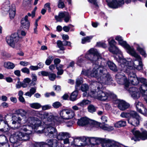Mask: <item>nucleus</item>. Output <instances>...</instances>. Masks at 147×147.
<instances>
[{
  "mask_svg": "<svg viewBox=\"0 0 147 147\" xmlns=\"http://www.w3.org/2000/svg\"><path fill=\"white\" fill-rule=\"evenodd\" d=\"M22 119L17 114L14 115L12 117V124L13 126L11 127L13 129H19L21 131L26 132L25 133L21 131H17L13 134V136H11L10 138V141L15 143L19 140H26L29 138V135L32 132V129H37L41 123V121L37 118L30 117L25 121L26 124L22 125Z\"/></svg>",
  "mask_w": 147,
  "mask_h": 147,
  "instance_id": "1",
  "label": "nucleus"
},
{
  "mask_svg": "<svg viewBox=\"0 0 147 147\" xmlns=\"http://www.w3.org/2000/svg\"><path fill=\"white\" fill-rule=\"evenodd\" d=\"M85 57L93 64V67L92 70L82 71V74L89 78L95 77L100 82L108 83L111 80V76L107 73L102 63L101 65H98V61L102 59L101 54L96 49L91 48L88 51Z\"/></svg>",
  "mask_w": 147,
  "mask_h": 147,
  "instance_id": "2",
  "label": "nucleus"
},
{
  "mask_svg": "<svg viewBox=\"0 0 147 147\" xmlns=\"http://www.w3.org/2000/svg\"><path fill=\"white\" fill-rule=\"evenodd\" d=\"M141 63H138L135 66L134 65L133 63L135 60H137V59L136 58L131 61H129L125 59H123V62H122L123 63L121 65L123 67L122 71L127 74L129 78V81L133 85H137L139 84V78L135 74L131 72V70L136 69L140 70L142 69L143 65L141 57Z\"/></svg>",
  "mask_w": 147,
  "mask_h": 147,
  "instance_id": "3",
  "label": "nucleus"
},
{
  "mask_svg": "<svg viewBox=\"0 0 147 147\" xmlns=\"http://www.w3.org/2000/svg\"><path fill=\"white\" fill-rule=\"evenodd\" d=\"M97 80L99 84L98 86L97 87L98 90L96 92L94 90H92L88 93V95L98 100L102 101H105L107 100H109L111 98L115 99L116 96L114 94L110 92H104L100 90L103 87L102 84H109L112 80L111 78V80L107 84H105L100 82L98 79Z\"/></svg>",
  "mask_w": 147,
  "mask_h": 147,
  "instance_id": "4",
  "label": "nucleus"
},
{
  "mask_svg": "<svg viewBox=\"0 0 147 147\" xmlns=\"http://www.w3.org/2000/svg\"><path fill=\"white\" fill-rule=\"evenodd\" d=\"M115 39L118 42L120 45L127 49L128 53L137 59V60H135L133 63L134 65H136L138 63H141L140 56L136 53L133 48L130 47L125 41L123 40L121 36H116Z\"/></svg>",
  "mask_w": 147,
  "mask_h": 147,
  "instance_id": "5",
  "label": "nucleus"
},
{
  "mask_svg": "<svg viewBox=\"0 0 147 147\" xmlns=\"http://www.w3.org/2000/svg\"><path fill=\"white\" fill-rule=\"evenodd\" d=\"M108 41L110 46L109 48V51L114 54H119L118 57L121 63L123 62V58L121 52L115 46L116 42L113 37L110 38L108 39Z\"/></svg>",
  "mask_w": 147,
  "mask_h": 147,
  "instance_id": "6",
  "label": "nucleus"
},
{
  "mask_svg": "<svg viewBox=\"0 0 147 147\" xmlns=\"http://www.w3.org/2000/svg\"><path fill=\"white\" fill-rule=\"evenodd\" d=\"M19 38L17 34L14 33L6 37V41L8 45L13 48L20 46L19 42Z\"/></svg>",
  "mask_w": 147,
  "mask_h": 147,
  "instance_id": "7",
  "label": "nucleus"
},
{
  "mask_svg": "<svg viewBox=\"0 0 147 147\" xmlns=\"http://www.w3.org/2000/svg\"><path fill=\"white\" fill-rule=\"evenodd\" d=\"M141 118L135 111H133L130 112V117L128 120V123L134 126L139 125Z\"/></svg>",
  "mask_w": 147,
  "mask_h": 147,
  "instance_id": "8",
  "label": "nucleus"
},
{
  "mask_svg": "<svg viewBox=\"0 0 147 147\" xmlns=\"http://www.w3.org/2000/svg\"><path fill=\"white\" fill-rule=\"evenodd\" d=\"M51 123H48L46 125L43 129V132L45 136L49 138L55 137L57 134L56 129L52 127Z\"/></svg>",
  "mask_w": 147,
  "mask_h": 147,
  "instance_id": "9",
  "label": "nucleus"
},
{
  "mask_svg": "<svg viewBox=\"0 0 147 147\" xmlns=\"http://www.w3.org/2000/svg\"><path fill=\"white\" fill-rule=\"evenodd\" d=\"M58 142L55 139H48L46 143L40 142L36 144L35 147H57Z\"/></svg>",
  "mask_w": 147,
  "mask_h": 147,
  "instance_id": "10",
  "label": "nucleus"
},
{
  "mask_svg": "<svg viewBox=\"0 0 147 147\" xmlns=\"http://www.w3.org/2000/svg\"><path fill=\"white\" fill-rule=\"evenodd\" d=\"M60 118L63 120H68L73 118L75 115L74 111L71 110L63 109L60 112Z\"/></svg>",
  "mask_w": 147,
  "mask_h": 147,
  "instance_id": "11",
  "label": "nucleus"
},
{
  "mask_svg": "<svg viewBox=\"0 0 147 147\" xmlns=\"http://www.w3.org/2000/svg\"><path fill=\"white\" fill-rule=\"evenodd\" d=\"M128 91L130 93L131 96L134 99H138L139 98L141 94H142L144 97H146L147 95V92L143 94L140 91V88L139 90L135 87H132L130 88L128 90Z\"/></svg>",
  "mask_w": 147,
  "mask_h": 147,
  "instance_id": "12",
  "label": "nucleus"
},
{
  "mask_svg": "<svg viewBox=\"0 0 147 147\" xmlns=\"http://www.w3.org/2000/svg\"><path fill=\"white\" fill-rule=\"evenodd\" d=\"M77 123L79 126H84L88 124L94 125L96 123V122L90 120L86 117H83L78 119Z\"/></svg>",
  "mask_w": 147,
  "mask_h": 147,
  "instance_id": "13",
  "label": "nucleus"
},
{
  "mask_svg": "<svg viewBox=\"0 0 147 147\" xmlns=\"http://www.w3.org/2000/svg\"><path fill=\"white\" fill-rule=\"evenodd\" d=\"M108 5L113 8H117L121 7L124 3L123 0H106Z\"/></svg>",
  "mask_w": 147,
  "mask_h": 147,
  "instance_id": "14",
  "label": "nucleus"
},
{
  "mask_svg": "<svg viewBox=\"0 0 147 147\" xmlns=\"http://www.w3.org/2000/svg\"><path fill=\"white\" fill-rule=\"evenodd\" d=\"M64 18V20L66 22H67L70 18V16L69 13L66 12H59L58 16H55V18L57 21L61 22L62 18Z\"/></svg>",
  "mask_w": 147,
  "mask_h": 147,
  "instance_id": "15",
  "label": "nucleus"
},
{
  "mask_svg": "<svg viewBox=\"0 0 147 147\" xmlns=\"http://www.w3.org/2000/svg\"><path fill=\"white\" fill-rule=\"evenodd\" d=\"M116 78L119 80H117L118 83L122 84L124 83L126 87L128 86L129 84L128 80L125 78V74L121 73H118L116 75Z\"/></svg>",
  "mask_w": 147,
  "mask_h": 147,
  "instance_id": "16",
  "label": "nucleus"
},
{
  "mask_svg": "<svg viewBox=\"0 0 147 147\" xmlns=\"http://www.w3.org/2000/svg\"><path fill=\"white\" fill-rule=\"evenodd\" d=\"M132 132L137 139L140 138L143 140L147 139V132L146 131H144L141 133L138 131L133 129Z\"/></svg>",
  "mask_w": 147,
  "mask_h": 147,
  "instance_id": "17",
  "label": "nucleus"
},
{
  "mask_svg": "<svg viewBox=\"0 0 147 147\" xmlns=\"http://www.w3.org/2000/svg\"><path fill=\"white\" fill-rule=\"evenodd\" d=\"M139 82L143 84L140 87V92L143 94L147 92V80L146 79L141 77L139 78Z\"/></svg>",
  "mask_w": 147,
  "mask_h": 147,
  "instance_id": "18",
  "label": "nucleus"
},
{
  "mask_svg": "<svg viewBox=\"0 0 147 147\" xmlns=\"http://www.w3.org/2000/svg\"><path fill=\"white\" fill-rule=\"evenodd\" d=\"M115 103L118 104V108L122 111L127 109L129 107V105L124 100L116 99Z\"/></svg>",
  "mask_w": 147,
  "mask_h": 147,
  "instance_id": "19",
  "label": "nucleus"
},
{
  "mask_svg": "<svg viewBox=\"0 0 147 147\" xmlns=\"http://www.w3.org/2000/svg\"><path fill=\"white\" fill-rule=\"evenodd\" d=\"M21 27L23 30H28L30 26V22L28 19V16H26L22 18L21 21Z\"/></svg>",
  "mask_w": 147,
  "mask_h": 147,
  "instance_id": "20",
  "label": "nucleus"
},
{
  "mask_svg": "<svg viewBox=\"0 0 147 147\" xmlns=\"http://www.w3.org/2000/svg\"><path fill=\"white\" fill-rule=\"evenodd\" d=\"M54 62L55 64L56 65V68L58 70L57 74L58 75H62L63 72V70L62 69V68L63 67V65H59L57 66V64H59L61 62V60L58 58H56L54 59Z\"/></svg>",
  "mask_w": 147,
  "mask_h": 147,
  "instance_id": "21",
  "label": "nucleus"
},
{
  "mask_svg": "<svg viewBox=\"0 0 147 147\" xmlns=\"http://www.w3.org/2000/svg\"><path fill=\"white\" fill-rule=\"evenodd\" d=\"M101 138H96L95 137H84V140H85V144L90 143L92 144H94L97 140H99L100 141L101 143L102 144L101 140L99 139Z\"/></svg>",
  "mask_w": 147,
  "mask_h": 147,
  "instance_id": "22",
  "label": "nucleus"
},
{
  "mask_svg": "<svg viewBox=\"0 0 147 147\" xmlns=\"http://www.w3.org/2000/svg\"><path fill=\"white\" fill-rule=\"evenodd\" d=\"M84 137L82 138H76L74 140V145L77 146H83L85 143V140H84Z\"/></svg>",
  "mask_w": 147,
  "mask_h": 147,
  "instance_id": "23",
  "label": "nucleus"
},
{
  "mask_svg": "<svg viewBox=\"0 0 147 147\" xmlns=\"http://www.w3.org/2000/svg\"><path fill=\"white\" fill-rule=\"evenodd\" d=\"M8 11L9 12V17L11 19H13L15 15L16 9L14 5H13L11 6L10 9H9Z\"/></svg>",
  "mask_w": 147,
  "mask_h": 147,
  "instance_id": "24",
  "label": "nucleus"
},
{
  "mask_svg": "<svg viewBox=\"0 0 147 147\" xmlns=\"http://www.w3.org/2000/svg\"><path fill=\"white\" fill-rule=\"evenodd\" d=\"M10 6V3L8 0L3 4L2 9L4 11L6 14L8 12L9 9H10L11 6Z\"/></svg>",
  "mask_w": 147,
  "mask_h": 147,
  "instance_id": "25",
  "label": "nucleus"
},
{
  "mask_svg": "<svg viewBox=\"0 0 147 147\" xmlns=\"http://www.w3.org/2000/svg\"><path fill=\"white\" fill-rule=\"evenodd\" d=\"M100 127L102 129L110 131L113 130V127L109 126L107 124L104 123H102L100 125Z\"/></svg>",
  "mask_w": 147,
  "mask_h": 147,
  "instance_id": "26",
  "label": "nucleus"
},
{
  "mask_svg": "<svg viewBox=\"0 0 147 147\" xmlns=\"http://www.w3.org/2000/svg\"><path fill=\"white\" fill-rule=\"evenodd\" d=\"M69 136V134L67 132H60L58 135L57 138L59 140H62L65 137Z\"/></svg>",
  "mask_w": 147,
  "mask_h": 147,
  "instance_id": "27",
  "label": "nucleus"
},
{
  "mask_svg": "<svg viewBox=\"0 0 147 147\" xmlns=\"http://www.w3.org/2000/svg\"><path fill=\"white\" fill-rule=\"evenodd\" d=\"M126 122L125 121L121 120L116 123L114 124V126L116 127H120L125 126Z\"/></svg>",
  "mask_w": 147,
  "mask_h": 147,
  "instance_id": "28",
  "label": "nucleus"
},
{
  "mask_svg": "<svg viewBox=\"0 0 147 147\" xmlns=\"http://www.w3.org/2000/svg\"><path fill=\"white\" fill-rule=\"evenodd\" d=\"M4 67L8 69H13L15 67L14 64L10 62H5L3 65Z\"/></svg>",
  "mask_w": 147,
  "mask_h": 147,
  "instance_id": "29",
  "label": "nucleus"
},
{
  "mask_svg": "<svg viewBox=\"0 0 147 147\" xmlns=\"http://www.w3.org/2000/svg\"><path fill=\"white\" fill-rule=\"evenodd\" d=\"M91 101L88 100L84 99L81 102L78 103L77 105L78 106L83 107L84 105L90 104Z\"/></svg>",
  "mask_w": 147,
  "mask_h": 147,
  "instance_id": "30",
  "label": "nucleus"
},
{
  "mask_svg": "<svg viewBox=\"0 0 147 147\" xmlns=\"http://www.w3.org/2000/svg\"><path fill=\"white\" fill-rule=\"evenodd\" d=\"M108 65L109 68L112 70L114 71H117V69L115 64L111 61H108L107 63Z\"/></svg>",
  "mask_w": 147,
  "mask_h": 147,
  "instance_id": "31",
  "label": "nucleus"
},
{
  "mask_svg": "<svg viewBox=\"0 0 147 147\" xmlns=\"http://www.w3.org/2000/svg\"><path fill=\"white\" fill-rule=\"evenodd\" d=\"M16 112L18 115H20L22 117H26L27 113L26 111L22 109H20L16 110Z\"/></svg>",
  "mask_w": 147,
  "mask_h": 147,
  "instance_id": "32",
  "label": "nucleus"
},
{
  "mask_svg": "<svg viewBox=\"0 0 147 147\" xmlns=\"http://www.w3.org/2000/svg\"><path fill=\"white\" fill-rule=\"evenodd\" d=\"M135 46L137 49V50L140 52V54L146 57V53L144 51L142 48H140L138 45L137 44L135 43Z\"/></svg>",
  "mask_w": 147,
  "mask_h": 147,
  "instance_id": "33",
  "label": "nucleus"
},
{
  "mask_svg": "<svg viewBox=\"0 0 147 147\" xmlns=\"http://www.w3.org/2000/svg\"><path fill=\"white\" fill-rule=\"evenodd\" d=\"M4 127L0 129L1 131L4 132L8 131L9 130L10 127L8 125L7 122L6 121L4 122Z\"/></svg>",
  "mask_w": 147,
  "mask_h": 147,
  "instance_id": "34",
  "label": "nucleus"
},
{
  "mask_svg": "<svg viewBox=\"0 0 147 147\" xmlns=\"http://www.w3.org/2000/svg\"><path fill=\"white\" fill-rule=\"evenodd\" d=\"M30 106L32 108L35 109H38L42 107L41 105L38 102L30 103Z\"/></svg>",
  "mask_w": 147,
  "mask_h": 147,
  "instance_id": "35",
  "label": "nucleus"
},
{
  "mask_svg": "<svg viewBox=\"0 0 147 147\" xmlns=\"http://www.w3.org/2000/svg\"><path fill=\"white\" fill-rule=\"evenodd\" d=\"M93 37L92 36H91L83 38L82 40V43L84 44L87 42H90V40Z\"/></svg>",
  "mask_w": 147,
  "mask_h": 147,
  "instance_id": "36",
  "label": "nucleus"
},
{
  "mask_svg": "<svg viewBox=\"0 0 147 147\" xmlns=\"http://www.w3.org/2000/svg\"><path fill=\"white\" fill-rule=\"evenodd\" d=\"M78 94V91L77 90H76L73 92L71 94L70 96V100L72 101H74L76 100V98Z\"/></svg>",
  "mask_w": 147,
  "mask_h": 147,
  "instance_id": "37",
  "label": "nucleus"
},
{
  "mask_svg": "<svg viewBox=\"0 0 147 147\" xmlns=\"http://www.w3.org/2000/svg\"><path fill=\"white\" fill-rule=\"evenodd\" d=\"M137 110L140 113L141 112V108L143 106L142 103L140 102L136 101L135 103Z\"/></svg>",
  "mask_w": 147,
  "mask_h": 147,
  "instance_id": "38",
  "label": "nucleus"
},
{
  "mask_svg": "<svg viewBox=\"0 0 147 147\" xmlns=\"http://www.w3.org/2000/svg\"><path fill=\"white\" fill-rule=\"evenodd\" d=\"M53 59L54 57L52 56H49L45 61V63L46 65H49L52 63Z\"/></svg>",
  "mask_w": 147,
  "mask_h": 147,
  "instance_id": "39",
  "label": "nucleus"
},
{
  "mask_svg": "<svg viewBox=\"0 0 147 147\" xmlns=\"http://www.w3.org/2000/svg\"><path fill=\"white\" fill-rule=\"evenodd\" d=\"M31 77L32 78V82L30 84L31 85L34 86L36 84L35 82L37 80V77L35 74H32Z\"/></svg>",
  "mask_w": 147,
  "mask_h": 147,
  "instance_id": "40",
  "label": "nucleus"
},
{
  "mask_svg": "<svg viewBox=\"0 0 147 147\" xmlns=\"http://www.w3.org/2000/svg\"><path fill=\"white\" fill-rule=\"evenodd\" d=\"M83 82L82 78H80L77 79L76 82V90L78 89V87Z\"/></svg>",
  "mask_w": 147,
  "mask_h": 147,
  "instance_id": "41",
  "label": "nucleus"
},
{
  "mask_svg": "<svg viewBox=\"0 0 147 147\" xmlns=\"http://www.w3.org/2000/svg\"><path fill=\"white\" fill-rule=\"evenodd\" d=\"M57 44L58 47L62 50H64L65 49L63 47V42L60 40H58L57 42Z\"/></svg>",
  "mask_w": 147,
  "mask_h": 147,
  "instance_id": "42",
  "label": "nucleus"
},
{
  "mask_svg": "<svg viewBox=\"0 0 147 147\" xmlns=\"http://www.w3.org/2000/svg\"><path fill=\"white\" fill-rule=\"evenodd\" d=\"M88 111L90 113H93L96 111V109L95 107L92 105H89L88 107Z\"/></svg>",
  "mask_w": 147,
  "mask_h": 147,
  "instance_id": "43",
  "label": "nucleus"
},
{
  "mask_svg": "<svg viewBox=\"0 0 147 147\" xmlns=\"http://www.w3.org/2000/svg\"><path fill=\"white\" fill-rule=\"evenodd\" d=\"M81 90L83 92H86L88 89V86L86 84H83L82 85L81 88Z\"/></svg>",
  "mask_w": 147,
  "mask_h": 147,
  "instance_id": "44",
  "label": "nucleus"
},
{
  "mask_svg": "<svg viewBox=\"0 0 147 147\" xmlns=\"http://www.w3.org/2000/svg\"><path fill=\"white\" fill-rule=\"evenodd\" d=\"M83 63L84 61L82 57H79L77 63V64L80 66H81L83 65Z\"/></svg>",
  "mask_w": 147,
  "mask_h": 147,
  "instance_id": "45",
  "label": "nucleus"
},
{
  "mask_svg": "<svg viewBox=\"0 0 147 147\" xmlns=\"http://www.w3.org/2000/svg\"><path fill=\"white\" fill-rule=\"evenodd\" d=\"M58 7L59 8H63L65 7L64 1H58Z\"/></svg>",
  "mask_w": 147,
  "mask_h": 147,
  "instance_id": "46",
  "label": "nucleus"
},
{
  "mask_svg": "<svg viewBox=\"0 0 147 147\" xmlns=\"http://www.w3.org/2000/svg\"><path fill=\"white\" fill-rule=\"evenodd\" d=\"M49 77L51 80L53 81L56 77V75L55 74L49 73Z\"/></svg>",
  "mask_w": 147,
  "mask_h": 147,
  "instance_id": "47",
  "label": "nucleus"
},
{
  "mask_svg": "<svg viewBox=\"0 0 147 147\" xmlns=\"http://www.w3.org/2000/svg\"><path fill=\"white\" fill-rule=\"evenodd\" d=\"M129 116H130V113L123 112L120 115V116L123 118H127Z\"/></svg>",
  "mask_w": 147,
  "mask_h": 147,
  "instance_id": "48",
  "label": "nucleus"
},
{
  "mask_svg": "<svg viewBox=\"0 0 147 147\" xmlns=\"http://www.w3.org/2000/svg\"><path fill=\"white\" fill-rule=\"evenodd\" d=\"M52 106L55 108H57L61 106V104L59 102H56L53 104Z\"/></svg>",
  "mask_w": 147,
  "mask_h": 147,
  "instance_id": "49",
  "label": "nucleus"
},
{
  "mask_svg": "<svg viewBox=\"0 0 147 147\" xmlns=\"http://www.w3.org/2000/svg\"><path fill=\"white\" fill-rule=\"evenodd\" d=\"M32 0H24L23 5L24 6H26L30 4L31 3Z\"/></svg>",
  "mask_w": 147,
  "mask_h": 147,
  "instance_id": "50",
  "label": "nucleus"
},
{
  "mask_svg": "<svg viewBox=\"0 0 147 147\" xmlns=\"http://www.w3.org/2000/svg\"><path fill=\"white\" fill-rule=\"evenodd\" d=\"M21 71L24 73H26L28 74L30 73V71L29 69L26 67L22 69Z\"/></svg>",
  "mask_w": 147,
  "mask_h": 147,
  "instance_id": "51",
  "label": "nucleus"
},
{
  "mask_svg": "<svg viewBox=\"0 0 147 147\" xmlns=\"http://www.w3.org/2000/svg\"><path fill=\"white\" fill-rule=\"evenodd\" d=\"M22 83L20 81V79L18 78V82L16 84V87L17 88H19L22 86Z\"/></svg>",
  "mask_w": 147,
  "mask_h": 147,
  "instance_id": "52",
  "label": "nucleus"
},
{
  "mask_svg": "<svg viewBox=\"0 0 147 147\" xmlns=\"http://www.w3.org/2000/svg\"><path fill=\"white\" fill-rule=\"evenodd\" d=\"M141 113L145 115L147 114V109L144 107L143 106L141 108Z\"/></svg>",
  "mask_w": 147,
  "mask_h": 147,
  "instance_id": "53",
  "label": "nucleus"
},
{
  "mask_svg": "<svg viewBox=\"0 0 147 147\" xmlns=\"http://www.w3.org/2000/svg\"><path fill=\"white\" fill-rule=\"evenodd\" d=\"M97 45L98 47H101L103 48H105L107 47V45L106 44L101 42H97Z\"/></svg>",
  "mask_w": 147,
  "mask_h": 147,
  "instance_id": "54",
  "label": "nucleus"
},
{
  "mask_svg": "<svg viewBox=\"0 0 147 147\" xmlns=\"http://www.w3.org/2000/svg\"><path fill=\"white\" fill-rule=\"evenodd\" d=\"M88 1L89 2L93 4L94 5L95 7H98V5L96 0H88Z\"/></svg>",
  "mask_w": 147,
  "mask_h": 147,
  "instance_id": "55",
  "label": "nucleus"
},
{
  "mask_svg": "<svg viewBox=\"0 0 147 147\" xmlns=\"http://www.w3.org/2000/svg\"><path fill=\"white\" fill-rule=\"evenodd\" d=\"M74 123L75 121H68L66 123L67 126L68 127L71 126Z\"/></svg>",
  "mask_w": 147,
  "mask_h": 147,
  "instance_id": "56",
  "label": "nucleus"
},
{
  "mask_svg": "<svg viewBox=\"0 0 147 147\" xmlns=\"http://www.w3.org/2000/svg\"><path fill=\"white\" fill-rule=\"evenodd\" d=\"M36 87H32L30 89L29 92L33 95L36 92Z\"/></svg>",
  "mask_w": 147,
  "mask_h": 147,
  "instance_id": "57",
  "label": "nucleus"
},
{
  "mask_svg": "<svg viewBox=\"0 0 147 147\" xmlns=\"http://www.w3.org/2000/svg\"><path fill=\"white\" fill-rule=\"evenodd\" d=\"M20 64L23 66H26L29 64V63L26 61H21L20 62Z\"/></svg>",
  "mask_w": 147,
  "mask_h": 147,
  "instance_id": "58",
  "label": "nucleus"
},
{
  "mask_svg": "<svg viewBox=\"0 0 147 147\" xmlns=\"http://www.w3.org/2000/svg\"><path fill=\"white\" fill-rule=\"evenodd\" d=\"M30 69L32 70H36L38 69V66H37L31 65L30 67Z\"/></svg>",
  "mask_w": 147,
  "mask_h": 147,
  "instance_id": "59",
  "label": "nucleus"
},
{
  "mask_svg": "<svg viewBox=\"0 0 147 147\" xmlns=\"http://www.w3.org/2000/svg\"><path fill=\"white\" fill-rule=\"evenodd\" d=\"M50 4L48 3H46L44 5V7L48 8V11L49 12L51 11V8L50 7Z\"/></svg>",
  "mask_w": 147,
  "mask_h": 147,
  "instance_id": "60",
  "label": "nucleus"
},
{
  "mask_svg": "<svg viewBox=\"0 0 147 147\" xmlns=\"http://www.w3.org/2000/svg\"><path fill=\"white\" fill-rule=\"evenodd\" d=\"M63 46H71V42H70L63 40Z\"/></svg>",
  "mask_w": 147,
  "mask_h": 147,
  "instance_id": "61",
  "label": "nucleus"
},
{
  "mask_svg": "<svg viewBox=\"0 0 147 147\" xmlns=\"http://www.w3.org/2000/svg\"><path fill=\"white\" fill-rule=\"evenodd\" d=\"M101 119L102 120V123H105V122H106L107 121V117L105 116H102L101 118Z\"/></svg>",
  "mask_w": 147,
  "mask_h": 147,
  "instance_id": "62",
  "label": "nucleus"
},
{
  "mask_svg": "<svg viewBox=\"0 0 147 147\" xmlns=\"http://www.w3.org/2000/svg\"><path fill=\"white\" fill-rule=\"evenodd\" d=\"M31 81V80L30 78H26L24 80L23 82L24 83H26V84H28Z\"/></svg>",
  "mask_w": 147,
  "mask_h": 147,
  "instance_id": "63",
  "label": "nucleus"
},
{
  "mask_svg": "<svg viewBox=\"0 0 147 147\" xmlns=\"http://www.w3.org/2000/svg\"><path fill=\"white\" fill-rule=\"evenodd\" d=\"M70 28V27L69 26H65L63 27V30L66 32H68L69 31Z\"/></svg>",
  "mask_w": 147,
  "mask_h": 147,
  "instance_id": "64",
  "label": "nucleus"
}]
</instances>
